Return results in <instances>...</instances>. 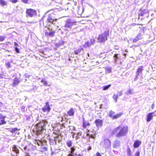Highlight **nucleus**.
<instances>
[{
	"label": "nucleus",
	"instance_id": "nucleus-1",
	"mask_svg": "<svg viewBox=\"0 0 156 156\" xmlns=\"http://www.w3.org/2000/svg\"><path fill=\"white\" fill-rule=\"evenodd\" d=\"M48 124V122L46 120H43L40 121L35 126V128L33 131L36 135L41 134L44 133L45 131V126Z\"/></svg>",
	"mask_w": 156,
	"mask_h": 156
},
{
	"label": "nucleus",
	"instance_id": "nucleus-2",
	"mask_svg": "<svg viewBox=\"0 0 156 156\" xmlns=\"http://www.w3.org/2000/svg\"><path fill=\"white\" fill-rule=\"evenodd\" d=\"M109 35L108 31H105L103 33L99 35L98 38V42H103L107 40V37Z\"/></svg>",
	"mask_w": 156,
	"mask_h": 156
},
{
	"label": "nucleus",
	"instance_id": "nucleus-3",
	"mask_svg": "<svg viewBox=\"0 0 156 156\" xmlns=\"http://www.w3.org/2000/svg\"><path fill=\"white\" fill-rule=\"evenodd\" d=\"M128 131V128L127 126L123 127L121 128L119 132L117 133L116 136L118 138L125 136L127 133Z\"/></svg>",
	"mask_w": 156,
	"mask_h": 156
},
{
	"label": "nucleus",
	"instance_id": "nucleus-4",
	"mask_svg": "<svg viewBox=\"0 0 156 156\" xmlns=\"http://www.w3.org/2000/svg\"><path fill=\"white\" fill-rule=\"evenodd\" d=\"M101 145L105 149H108L111 147V142L108 139H106L101 141Z\"/></svg>",
	"mask_w": 156,
	"mask_h": 156
},
{
	"label": "nucleus",
	"instance_id": "nucleus-5",
	"mask_svg": "<svg viewBox=\"0 0 156 156\" xmlns=\"http://www.w3.org/2000/svg\"><path fill=\"white\" fill-rule=\"evenodd\" d=\"M55 15L54 13L48 15L47 18L48 22L53 24H55V21H57L58 19L54 16Z\"/></svg>",
	"mask_w": 156,
	"mask_h": 156
},
{
	"label": "nucleus",
	"instance_id": "nucleus-6",
	"mask_svg": "<svg viewBox=\"0 0 156 156\" xmlns=\"http://www.w3.org/2000/svg\"><path fill=\"white\" fill-rule=\"evenodd\" d=\"M27 16L32 17L37 14V12L36 11L31 9H27L26 11Z\"/></svg>",
	"mask_w": 156,
	"mask_h": 156
},
{
	"label": "nucleus",
	"instance_id": "nucleus-7",
	"mask_svg": "<svg viewBox=\"0 0 156 156\" xmlns=\"http://www.w3.org/2000/svg\"><path fill=\"white\" fill-rule=\"evenodd\" d=\"M143 70V66H140L138 68L136 72V76L134 80V81H135L137 79L139 76L142 73V71Z\"/></svg>",
	"mask_w": 156,
	"mask_h": 156
},
{
	"label": "nucleus",
	"instance_id": "nucleus-8",
	"mask_svg": "<svg viewBox=\"0 0 156 156\" xmlns=\"http://www.w3.org/2000/svg\"><path fill=\"white\" fill-rule=\"evenodd\" d=\"M51 110L49 103L47 102L45 103V105L42 108V110L44 112H49Z\"/></svg>",
	"mask_w": 156,
	"mask_h": 156
},
{
	"label": "nucleus",
	"instance_id": "nucleus-9",
	"mask_svg": "<svg viewBox=\"0 0 156 156\" xmlns=\"http://www.w3.org/2000/svg\"><path fill=\"white\" fill-rule=\"evenodd\" d=\"M94 123L96 124V126L99 128L102 126L103 121L101 119H97L95 120Z\"/></svg>",
	"mask_w": 156,
	"mask_h": 156
},
{
	"label": "nucleus",
	"instance_id": "nucleus-10",
	"mask_svg": "<svg viewBox=\"0 0 156 156\" xmlns=\"http://www.w3.org/2000/svg\"><path fill=\"white\" fill-rule=\"evenodd\" d=\"M113 58L115 63H116L118 60L120 58V54H115L113 56Z\"/></svg>",
	"mask_w": 156,
	"mask_h": 156
},
{
	"label": "nucleus",
	"instance_id": "nucleus-11",
	"mask_svg": "<svg viewBox=\"0 0 156 156\" xmlns=\"http://www.w3.org/2000/svg\"><path fill=\"white\" fill-rule=\"evenodd\" d=\"M140 16H144V17H147L148 16V13L147 12V11L145 10L144 11L142 12L139 15Z\"/></svg>",
	"mask_w": 156,
	"mask_h": 156
},
{
	"label": "nucleus",
	"instance_id": "nucleus-12",
	"mask_svg": "<svg viewBox=\"0 0 156 156\" xmlns=\"http://www.w3.org/2000/svg\"><path fill=\"white\" fill-rule=\"evenodd\" d=\"M73 23L70 20H68L65 26V27L71 28L72 25L73 24Z\"/></svg>",
	"mask_w": 156,
	"mask_h": 156
},
{
	"label": "nucleus",
	"instance_id": "nucleus-13",
	"mask_svg": "<svg viewBox=\"0 0 156 156\" xmlns=\"http://www.w3.org/2000/svg\"><path fill=\"white\" fill-rule=\"evenodd\" d=\"M20 83V81L19 79L17 77H16L13 80V82L12 85L13 87H15L16 86L18 85Z\"/></svg>",
	"mask_w": 156,
	"mask_h": 156
},
{
	"label": "nucleus",
	"instance_id": "nucleus-14",
	"mask_svg": "<svg viewBox=\"0 0 156 156\" xmlns=\"http://www.w3.org/2000/svg\"><path fill=\"white\" fill-rule=\"evenodd\" d=\"M121 144V142L118 140H115L114 144V147H119Z\"/></svg>",
	"mask_w": 156,
	"mask_h": 156
},
{
	"label": "nucleus",
	"instance_id": "nucleus-15",
	"mask_svg": "<svg viewBox=\"0 0 156 156\" xmlns=\"http://www.w3.org/2000/svg\"><path fill=\"white\" fill-rule=\"evenodd\" d=\"M126 94L127 95L132 94H134V90L133 89L129 88L125 92Z\"/></svg>",
	"mask_w": 156,
	"mask_h": 156
},
{
	"label": "nucleus",
	"instance_id": "nucleus-16",
	"mask_svg": "<svg viewBox=\"0 0 156 156\" xmlns=\"http://www.w3.org/2000/svg\"><path fill=\"white\" fill-rule=\"evenodd\" d=\"M153 113H150L148 114L147 116V122H150L153 117Z\"/></svg>",
	"mask_w": 156,
	"mask_h": 156
},
{
	"label": "nucleus",
	"instance_id": "nucleus-17",
	"mask_svg": "<svg viewBox=\"0 0 156 156\" xmlns=\"http://www.w3.org/2000/svg\"><path fill=\"white\" fill-rule=\"evenodd\" d=\"M67 113L69 116H73L74 114V109L73 108H71L69 111Z\"/></svg>",
	"mask_w": 156,
	"mask_h": 156
},
{
	"label": "nucleus",
	"instance_id": "nucleus-18",
	"mask_svg": "<svg viewBox=\"0 0 156 156\" xmlns=\"http://www.w3.org/2000/svg\"><path fill=\"white\" fill-rule=\"evenodd\" d=\"M12 150L13 151L15 152L17 154H19V150L16 146L14 145L12 147Z\"/></svg>",
	"mask_w": 156,
	"mask_h": 156
},
{
	"label": "nucleus",
	"instance_id": "nucleus-19",
	"mask_svg": "<svg viewBox=\"0 0 156 156\" xmlns=\"http://www.w3.org/2000/svg\"><path fill=\"white\" fill-rule=\"evenodd\" d=\"M141 144V142L139 140H136L134 143L133 146L135 148L138 147Z\"/></svg>",
	"mask_w": 156,
	"mask_h": 156
},
{
	"label": "nucleus",
	"instance_id": "nucleus-20",
	"mask_svg": "<svg viewBox=\"0 0 156 156\" xmlns=\"http://www.w3.org/2000/svg\"><path fill=\"white\" fill-rule=\"evenodd\" d=\"M0 119H1L0 122V125L5 123L6 122L4 121V118L2 117L1 114H0Z\"/></svg>",
	"mask_w": 156,
	"mask_h": 156
},
{
	"label": "nucleus",
	"instance_id": "nucleus-21",
	"mask_svg": "<svg viewBox=\"0 0 156 156\" xmlns=\"http://www.w3.org/2000/svg\"><path fill=\"white\" fill-rule=\"evenodd\" d=\"M90 125V124L88 122H86L84 120H83V128H86L87 126H88Z\"/></svg>",
	"mask_w": 156,
	"mask_h": 156
},
{
	"label": "nucleus",
	"instance_id": "nucleus-22",
	"mask_svg": "<svg viewBox=\"0 0 156 156\" xmlns=\"http://www.w3.org/2000/svg\"><path fill=\"white\" fill-rule=\"evenodd\" d=\"M55 32L54 31L50 32L49 33L46 32L45 33V35L46 36L49 35L50 37H53L55 35Z\"/></svg>",
	"mask_w": 156,
	"mask_h": 156
},
{
	"label": "nucleus",
	"instance_id": "nucleus-23",
	"mask_svg": "<svg viewBox=\"0 0 156 156\" xmlns=\"http://www.w3.org/2000/svg\"><path fill=\"white\" fill-rule=\"evenodd\" d=\"M121 128V126H120L116 127L113 130V134H115L118 131H119Z\"/></svg>",
	"mask_w": 156,
	"mask_h": 156
},
{
	"label": "nucleus",
	"instance_id": "nucleus-24",
	"mask_svg": "<svg viewBox=\"0 0 156 156\" xmlns=\"http://www.w3.org/2000/svg\"><path fill=\"white\" fill-rule=\"evenodd\" d=\"M122 114V113H120L116 115H114L113 116V119H116L119 117H120Z\"/></svg>",
	"mask_w": 156,
	"mask_h": 156
},
{
	"label": "nucleus",
	"instance_id": "nucleus-25",
	"mask_svg": "<svg viewBox=\"0 0 156 156\" xmlns=\"http://www.w3.org/2000/svg\"><path fill=\"white\" fill-rule=\"evenodd\" d=\"M127 156H132L131 151L129 148H128L127 150Z\"/></svg>",
	"mask_w": 156,
	"mask_h": 156
},
{
	"label": "nucleus",
	"instance_id": "nucleus-26",
	"mask_svg": "<svg viewBox=\"0 0 156 156\" xmlns=\"http://www.w3.org/2000/svg\"><path fill=\"white\" fill-rule=\"evenodd\" d=\"M115 113V112L111 110L109 112V116L110 117L112 118V119H113V116L114 115Z\"/></svg>",
	"mask_w": 156,
	"mask_h": 156
},
{
	"label": "nucleus",
	"instance_id": "nucleus-27",
	"mask_svg": "<svg viewBox=\"0 0 156 156\" xmlns=\"http://www.w3.org/2000/svg\"><path fill=\"white\" fill-rule=\"evenodd\" d=\"M111 86V84H109L106 86L103 87V90H106L108 89Z\"/></svg>",
	"mask_w": 156,
	"mask_h": 156
},
{
	"label": "nucleus",
	"instance_id": "nucleus-28",
	"mask_svg": "<svg viewBox=\"0 0 156 156\" xmlns=\"http://www.w3.org/2000/svg\"><path fill=\"white\" fill-rule=\"evenodd\" d=\"M0 3L2 5H5L7 4L6 2L4 0H0Z\"/></svg>",
	"mask_w": 156,
	"mask_h": 156
},
{
	"label": "nucleus",
	"instance_id": "nucleus-29",
	"mask_svg": "<svg viewBox=\"0 0 156 156\" xmlns=\"http://www.w3.org/2000/svg\"><path fill=\"white\" fill-rule=\"evenodd\" d=\"M118 97V95L114 94L113 96V98L115 101V102H117V98Z\"/></svg>",
	"mask_w": 156,
	"mask_h": 156
},
{
	"label": "nucleus",
	"instance_id": "nucleus-30",
	"mask_svg": "<svg viewBox=\"0 0 156 156\" xmlns=\"http://www.w3.org/2000/svg\"><path fill=\"white\" fill-rule=\"evenodd\" d=\"M142 35L140 33H139L136 36V38L139 39H140L142 38Z\"/></svg>",
	"mask_w": 156,
	"mask_h": 156
},
{
	"label": "nucleus",
	"instance_id": "nucleus-31",
	"mask_svg": "<svg viewBox=\"0 0 156 156\" xmlns=\"http://www.w3.org/2000/svg\"><path fill=\"white\" fill-rule=\"evenodd\" d=\"M5 66L7 68H10L11 67L10 63L9 62L6 63Z\"/></svg>",
	"mask_w": 156,
	"mask_h": 156
},
{
	"label": "nucleus",
	"instance_id": "nucleus-32",
	"mask_svg": "<svg viewBox=\"0 0 156 156\" xmlns=\"http://www.w3.org/2000/svg\"><path fill=\"white\" fill-rule=\"evenodd\" d=\"M91 44H90L88 41L86 42L85 44V46L86 47H89L91 45Z\"/></svg>",
	"mask_w": 156,
	"mask_h": 156
},
{
	"label": "nucleus",
	"instance_id": "nucleus-33",
	"mask_svg": "<svg viewBox=\"0 0 156 156\" xmlns=\"http://www.w3.org/2000/svg\"><path fill=\"white\" fill-rule=\"evenodd\" d=\"M72 142L71 141H69L67 142V144L69 147H70L72 146Z\"/></svg>",
	"mask_w": 156,
	"mask_h": 156
},
{
	"label": "nucleus",
	"instance_id": "nucleus-34",
	"mask_svg": "<svg viewBox=\"0 0 156 156\" xmlns=\"http://www.w3.org/2000/svg\"><path fill=\"white\" fill-rule=\"evenodd\" d=\"M81 49H78L74 51V53L76 54H78L81 51Z\"/></svg>",
	"mask_w": 156,
	"mask_h": 156
},
{
	"label": "nucleus",
	"instance_id": "nucleus-35",
	"mask_svg": "<svg viewBox=\"0 0 156 156\" xmlns=\"http://www.w3.org/2000/svg\"><path fill=\"white\" fill-rule=\"evenodd\" d=\"M75 150V149L73 147H72L71 148V153H70L73 154Z\"/></svg>",
	"mask_w": 156,
	"mask_h": 156
},
{
	"label": "nucleus",
	"instance_id": "nucleus-36",
	"mask_svg": "<svg viewBox=\"0 0 156 156\" xmlns=\"http://www.w3.org/2000/svg\"><path fill=\"white\" fill-rule=\"evenodd\" d=\"M106 71L108 73H110L111 72V70L110 68L107 67L106 69Z\"/></svg>",
	"mask_w": 156,
	"mask_h": 156
},
{
	"label": "nucleus",
	"instance_id": "nucleus-37",
	"mask_svg": "<svg viewBox=\"0 0 156 156\" xmlns=\"http://www.w3.org/2000/svg\"><path fill=\"white\" fill-rule=\"evenodd\" d=\"M42 82H43L44 83V84L45 85V86H46L47 85V83L46 81H45V80H41Z\"/></svg>",
	"mask_w": 156,
	"mask_h": 156
},
{
	"label": "nucleus",
	"instance_id": "nucleus-38",
	"mask_svg": "<svg viewBox=\"0 0 156 156\" xmlns=\"http://www.w3.org/2000/svg\"><path fill=\"white\" fill-rule=\"evenodd\" d=\"M21 1L22 2L28 4V0H21Z\"/></svg>",
	"mask_w": 156,
	"mask_h": 156
},
{
	"label": "nucleus",
	"instance_id": "nucleus-39",
	"mask_svg": "<svg viewBox=\"0 0 156 156\" xmlns=\"http://www.w3.org/2000/svg\"><path fill=\"white\" fill-rule=\"evenodd\" d=\"M94 39H91L90 40V44H91L93 45L94 43Z\"/></svg>",
	"mask_w": 156,
	"mask_h": 156
},
{
	"label": "nucleus",
	"instance_id": "nucleus-40",
	"mask_svg": "<svg viewBox=\"0 0 156 156\" xmlns=\"http://www.w3.org/2000/svg\"><path fill=\"white\" fill-rule=\"evenodd\" d=\"M140 153L139 151H137L135 154V156H139Z\"/></svg>",
	"mask_w": 156,
	"mask_h": 156
},
{
	"label": "nucleus",
	"instance_id": "nucleus-41",
	"mask_svg": "<svg viewBox=\"0 0 156 156\" xmlns=\"http://www.w3.org/2000/svg\"><path fill=\"white\" fill-rule=\"evenodd\" d=\"M139 39L137 38H136V37H135V38L133 40V41L134 42H136V41H137Z\"/></svg>",
	"mask_w": 156,
	"mask_h": 156
},
{
	"label": "nucleus",
	"instance_id": "nucleus-42",
	"mask_svg": "<svg viewBox=\"0 0 156 156\" xmlns=\"http://www.w3.org/2000/svg\"><path fill=\"white\" fill-rule=\"evenodd\" d=\"M4 40V37L2 36H0V40L3 41Z\"/></svg>",
	"mask_w": 156,
	"mask_h": 156
},
{
	"label": "nucleus",
	"instance_id": "nucleus-43",
	"mask_svg": "<svg viewBox=\"0 0 156 156\" xmlns=\"http://www.w3.org/2000/svg\"><path fill=\"white\" fill-rule=\"evenodd\" d=\"M11 1L13 3H16L17 2V0H11Z\"/></svg>",
	"mask_w": 156,
	"mask_h": 156
},
{
	"label": "nucleus",
	"instance_id": "nucleus-44",
	"mask_svg": "<svg viewBox=\"0 0 156 156\" xmlns=\"http://www.w3.org/2000/svg\"><path fill=\"white\" fill-rule=\"evenodd\" d=\"M122 91H121V92H119V93L117 94L118 96H120L122 95Z\"/></svg>",
	"mask_w": 156,
	"mask_h": 156
},
{
	"label": "nucleus",
	"instance_id": "nucleus-45",
	"mask_svg": "<svg viewBox=\"0 0 156 156\" xmlns=\"http://www.w3.org/2000/svg\"><path fill=\"white\" fill-rule=\"evenodd\" d=\"M15 50H16V52H19V49L18 48H15Z\"/></svg>",
	"mask_w": 156,
	"mask_h": 156
},
{
	"label": "nucleus",
	"instance_id": "nucleus-46",
	"mask_svg": "<svg viewBox=\"0 0 156 156\" xmlns=\"http://www.w3.org/2000/svg\"><path fill=\"white\" fill-rule=\"evenodd\" d=\"M68 156H74L73 154L71 153H69L68 155Z\"/></svg>",
	"mask_w": 156,
	"mask_h": 156
},
{
	"label": "nucleus",
	"instance_id": "nucleus-47",
	"mask_svg": "<svg viewBox=\"0 0 156 156\" xmlns=\"http://www.w3.org/2000/svg\"><path fill=\"white\" fill-rule=\"evenodd\" d=\"M27 146H25L24 147V148H23V149L24 150V151H25V153H26V151L27 150Z\"/></svg>",
	"mask_w": 156,
	"mask_h": 156
},
{
	"label": "nucleus",
	"instance_id": "nucleus-48",
	"mask_svg": "<svg viewBox=\"0 0 156 156\" xmlns=\"http://www.w3.org/2000/svg\"><path fill=\"white\" fill-rule=\"evenodd\" d=\"M96 156H101V155L99 153H97L96 154Z\"/></svg>",
	"mask_w": 156,
	"mask_h": 156
},
{
	"label": "nucleus",
	"instance_id": "nucleus-49",
	"mask_svg": "<svg viewBox=\"0 0 156 156\" xmlns=\"http://www.w3.org/2000/svg\"><path fill=\"white\" fill-rule=\"evenodd\" d=\"M44 150V151H46L47 150V148L46 147H43Z\"/></svg>",
	"mask_w": 156,
	"mask_h": 156
},
{
	"label": "nucleus",
	"instance_id": "nucleus-50",
	"mask_svg": "<svg viewBox=\"0 0 156 156\" xmlns=\"http://www.w3.org/2000/svg\"><path fill=\"white\" fill-rule=\"evenodd\" d=\"M4 78L3 76L1 74H0V78L1 79H3Z\"/></svg>",
	"mask_w": 156,
	"mask_h": 156
},
{
	"label": "nucleus",
	"instance_id": "nucleus-51",
	"mask_svg": "<svg viewBox=\"0 0 156 156\" xmlns=\"http://www.w3.org/2000/svg\"><path fill=\"white\" fill-rule=\"evenodd\" d=\"M76 156H83L82 155L80 154H75Z\"/></svg>",
	"mask_w": 156,
	"mask_h": 156
},
{
	"label": "nucleus",
	"instance_id": "nucleus-52",
	"mask_svg": "<svg viewBox=\"0 0 156 156\" xmlns=\"http://www.w3.org/2000/svg\"><path fill=\"white\" fill-rule=\"evenodd\" d=\"M90 137L92 138H94V137L93 135H91L90 136Z\"/></svg>",
	"mask_w": 156,
	"mask_h": 156
},
{
	"label": "nucleus",
	"instance_id": "nucleus-53",
	"mask_svg": "<svg viewBox=\"0 0 156 156\" xmlns=\"http://www.w3.org/2000/svg\"><path fill=\"white\" fill-rule=\"evenodd\" d=\"M77 135L78 136H80V135H81V134L80 133H77Z\"/></svg>",
	"mask_w": 156,
	"mask_h": 156
},
{
	"label": "nucleus",
	"instance_id": "nucleus-54",
	"mask_svg": "<svg viewBox=\"0 0 156 156\" xmlns=\"http://www.w3.org/2000/svg\"><path fill=\"white\" fill-rule=\"evenodd\" d=\"M39 142H40V144L38 143H37L39 145H40V144H41V142L40 141H39Z\"/></svg>",
	"mask_w": 156,
	"mask_h": 156
},
{
	"label": "nucleus",
	"instance_id": "nucleus-55",
	"mask_svg": "<svg viewBox=\"0 0 156 156\" xmlns=\"http://www.w3.org/2000/svg\"><path fill=\"white\" fill-rule=\"evenodd\" d=\"M126 55H127L126 53H124V55L125 56V58H126Z\"/></svg>",
	"mask_w": 156,
	"mask_h": 156
},
{
	"label": "nucleus",
	"instance_id": "nucleus-56",
	"mask_svg": "<svg viewBox=\"0 0 156 156\" xmlns=\"http://www.w3.org/2000/svg\"><path fill=\"white\" fill-rule=\"evenodd\" d=\"M48 29L49 30H52L51 28H50L48 27Z\"/></svg>",
	"mask_w": 156,
	"mask_h": 156
},
{
	"label": "nucleus",
	"instance_id": "nucleus-57",
	"mask_svg": "<svg viewBox=\"0 0 156 156\" xmlns=\"http://www.w3.org/2000/svg\"><path fill=\"white\" fill-rule=\"evenodd\" d=\"M91 147H90V148L88 149V150H91Z\"/></svg>",
	"mask_w": 156,
	"mask_h": 156
},
{
	"label": "nucleus",
	"instance_id": "nucleus-58",
	"mask_svg": "<svg viewBox=\"0 0 156 156\" xmlns=\"http://www.w3.org/2000/svg\"><path fill=\"white\" fill-rule=\"evenodd\" d=\"M154 104H153V105H152V108H153V107H154Z\"/></svg>",
	"mask_w": 156,
	"mask_h": 156
},
{
	"label": "nucleus",
	"instance_id": "nucleus-59",
	"mask_svg": "<svg viewBox=\"0 0 156 156\" xmlns=\"http://www.w3.org/2000/svg\"><path fill=\"white\" fill-rule=\"evenodd\" d=\"M26 156H30V155L29 154H27Z\"/></svg>",
	"mask_w": 156,
	"mask_h": 156
},
{
	"label": "nucleus",
	"instance_id": "nucleus-60",
	"mask_svg": "<svg viewBox=\"0 0 156 156\" xmlns=\"http://www.w3.org/2000/svg\"><path fill=\"white\" fill-rule=\"evenodd\" d=\"M87 55H88V56H89V54L88 53Z\"/></svg>",
	"mask_w": 156,
	"mask_h": 156
},
{
	"label": "nucleus",
	"instance_id": "nucleus-61",
	"mask_svg": "<svg viewBox=\"0 0 156 156\" xmlns=\"http://www.w3.org/2000/svg\"><path fill=\"white\" fill-rule=\"evenodd\" d=\"M127 50H126L125 51H126V52H127Z\"/></svg>",
	"mask_w": 156,
	"mask_h": 156
},
{
	"label": "nucleus",
	"instance_id": "nucleus-62",
	"mask_svg": "<svg viewBox=\"0 0 156 156\" xmlns=\"http://www.w3.org/2000/svg\"><path fill=\"white\" fill-rule=\"evenodd\" d=\"M88 135H89V134H87V136H88Z\"/></svg>",
	"mask_w": 156,
	"mask_h": 156
},
{
	"label": "nucleus",
	"instance_id": "nucleus-63",
	"mask_svg": "<svg viewBox=\"0 0 156 156\" xmlns=\"http://www.w3.org/2000/svg\"><path fill=\"white\" fill-rule=\"evenodd\" d=\"M43 24L44 26V23H43Z\"/></svg>",
	"mask_w": 156,
	"mask_h": 156
},
{
	"label": "nucleus",
	"instance_id": "nucleus-64",
	"mask_svg": "<svg viewBox=\"0 0 156 156\" xmlns=\"http://www.w3.org/2000/svg\"><path fill=\"white\" fill-rule=\"evenodd\" d=\"M22 151H23V150L22 149Z\"/></svg>",
	"mask_w": 156,
	"mask_h": 156
}]
</instances>
